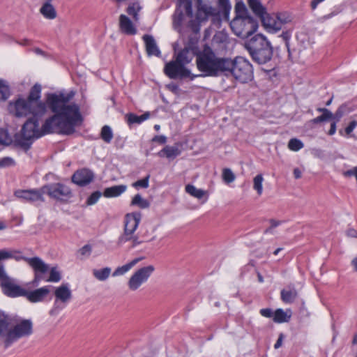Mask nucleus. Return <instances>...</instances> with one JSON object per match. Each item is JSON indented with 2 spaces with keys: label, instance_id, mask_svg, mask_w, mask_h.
<instances>
[{
  "label": "nucleus",
  "instance_id": "nucleus-1",
  "mask_svg": "<svg viewBox=\"0 0 357 357\" xmlns=\"http://www.w3.org/2000/svg\"><path fill=\"white\" fill-rule=\"evenodd\" d=\"M73 91H61L46 95V102L54 114L47 118L41 128L38 119L30 118L23 125L21 134L16 137L17 144L24 149H29L34 139L49 133L71 135L82 126L84 117L79 106L71 100Z\"/></svg>",
  "mask_w": 357,
  "mask_h": 357
},
{
  "label": "nucleus",
  "instance_id": "nucleus-2",
  "mask_svg": "<svg viewBox=\"0 0 357 357\" xmlns=\"http://www.w3.org/2000/svg\"><path fill=\"white\" fill-rule=\"evenodd\" d=\"M32 332L31 320H20L0 312V340L5 348L10 347L21 337L30 335Z\"/></svg>",
  "mask_w": 357,
  "mask_h": 357
},
{
  "label": "nucleus",
  "instance_id": "nucleus-3",
  "mask_svg": "<svg viewBox=\"0 0 357 357\" xmlns=\"http://www.w3.org/2000/svg\"><path fill=\"white\" fill-rule=\"evenodd\" d=\"M197 68L202 77H217L224 75L225 67L228 65L227 58L218 56L208 45L196 54Z\"/></svg>",
  "mask_w": 357,
  "mask_h": 357
},
{
  "label": "nucleus",
  "instance_id": "nucleus-4",
  "mask_svg": "<svg viewBox=\"0 0 357 357\" xmlns=\"http://www.w3.org/2000/svg\"><path fill=\"white\" fill-rule=\"evenodd\" d=\"M245 47L252 60L258 64H265L273 57V47L262 34H256L248 40L245 43Z\"/></svg>",
  "mask_w": 357,
  "mask_h": 357
},
{
  "label": "nucleus",
  "instance_id": "nucleus-5",
  "mask_svg": "<svg viewBox=\"0 0 357 357\" xmlns=\"http://www.w3.org/2000/svg\"><path fill=\"white\" fill-rule=\"evenodd\" d=\"M228 65L226 66L224 75L232 76L241 83H248L254 77L253 68L250 61L243 57L237 56L234 59L227 58Z\"/></svg>",
  "mask_w": 357,
  "mask_h": 357
},
{
  "label": "nucleus",
  "instance_id": "nucleus-6",
  "mask_svg": "<svg viewBox=\"0 0 357 357\" xmlns=\"http://www.w3.org/2000/svg\"><path fill=\"white\" fill-rule=\"evenodd\" d=\"M47 102L40 103L36 105L34 102H31L26 98H19L13 102H10L8 109L17 117H27L39 119L47 112Z\"/></svg>",
  "mask_w": 357,
  "mask_h": 357
},
{
  "label": "nucleus",
  "instance_id": "nucleus-7",
  "mask_svg": "<svg viewBox=\"0 0 357 357\" xmlns=\"http://www.w3.org/2000/svg\"><path fill=\"white\" fill-rule=\"evenodd\" d=\"M14 259L16 261L24 260L26 261L35 271V280L36 282L40 280L42 278L39 275L40 272H45L47 270V266L45 261L38 257H26L22 256L20 252L13 249H2L0 250V261ZM0 269L5 271L3 266L0 265Z\"/></svg>",
  "mask_w": 357,
  "mask_h": 357
},
{
  "label": "nucleus",
  "instance_id": "nucleus-8",
  "mask_svg": "<svg viewBox=\"0 0 357 357\" xmlns=\"http://www.w3.org/2000/svg\"><path fill=\"white\" fill-rule=\"evenodd\" d=\"M234 33L238 37L247 38L255 33L258 29V21L252 17L236 15L230 22Z\"/></svg>",
  "mask_w": 357,
  "mask_h": 357
},
{
  "label": "nucleus",
  "instance_id": "nucleus-9",
  "mask_svg": "<svg viewBox=\"0 0 357 357\" xmlns=\"http://www.w3.org/2000/svg\"><path fill=\"white\" fill-rule=\"evenodd\" d=\"M55 300L52 309L50 310L51 316H56L59 313L66 307L68 302L72 298V291L70 285L67 283L62 284L59 287L55 288L54 290Z\"/></svg>",
  "mask_w": 357,
  "mask_h": 357
},
{
  "label": "nucleus",
  "instance_id": "nucleus-10",
  "mask_svg": "<svg viewBox=\"0 0 357 357\" xmlns=\"http://www.w3.org/2000/svg\"><path fill=\"white\" fill-rule=\"evenodd\" d=\"M43 191L50 198L63 202H68L73 196L70 188L62 183H54L43 185Z\"/></svg>",
  "mask_w": 357,
  "mask_h": 357
},
{
  "label": "nucleus",
  "instance_id": "nucleus-11",
  "mask_svg": "<svg viewBox=\"0 0 357 357\" xmlns=\"http://www.w3.org/2000/svg\"><path fill=\"white\" fill-rule=\"evenodd\" d=\"M155 271V267L153 265H149L142 267L135 271L130 276L128 281V287L132 291H137L145 282Z\"/></svg>",
  "mask_w": 357,
  "mask_h": 357
},
{
  "label": "nucleus",
  "instance_id": "nucleus-12",
  "mask_svg": "<svg viewBox=\"0 0 357 357\" xmlns=\"http://www.w3.org/2000/svg\"><path fill=\"white\" fill-rule=\"evenodd\" d=\"M0 282L3 292L9 297L24 296L26 293V289L21 287L15 280L8 276L5 271L1 269Z\"/></svg>",
  "mask_w": 357,
  "mask_h": 357
},
{
  "label": "nucleus",
  "instance_id": "nucleus-13",
  "mask_svg": "<svg viewBox=\"0 0 357 357\" xmlns=\"http://www.w3.org/2000/svg\"><path fill=\"white\" fill-rule=\"evenodd\" d=\"M164 73L170 79L190 77V70L185 67L183 66L176 60L171 61L167 63L164 68Z\"/></svg>",
  "mask_w": 357,
  "mask_h": 357
},
{
  "label": "nucleus",
  "instance_id": "nucleus-14",
  "mask_svg": "<svg viewBox=\"0 0 357 357\" xmlns=\"http://www.w3.org/2000/svg\"><path fill=\"white\" fill-rule=\"evenodd\" d=\"M45 194L43 186L40 189L19 190L15 192V195L17 198L31 203L44 202L43 195Z\"/></svg>",
  "mask_w": 357,
  "mask_h": 357
},
{
  "label": "nucleus",
  "instance_id": "nucleus-15",
  "mask_svg": "<svg viewBox=\"0 0 357 357\" xmlns=\"http://www.w3.org/2000/svg\"><path fill=\"white\" fill-rule=\"evenodd\" d=\"M50 292V286H45L33 291H26L24 296L31 303L42 302Z\"/></svg>",
  "mask_w": 357,
  "mask_h": 357
},
{
  "label": "nucleus",
  "instance_id": "nucleus-16",
  "mask_svg": "<svg viewBox=\"0 0 357 357\" xmlns=\"http://www.w3.org/2000/svg\"><path fill=\"white\" fill-rule=\"evenodd\" d=\"M141 218V213L137 212L126 214L124 220V230L134 234L140 222Z\"/></svg>",
  "mask_w": 357,
  "mask_h": 357
},
{
  "label": "nucleus",
  "instance_id": "nucleus-17",
  "mask_svg": "<svg viewBox=\"0 0 357 357\" xmlns=\"http://www.w3.org/2000/svg\"><path fill=\"white\" fill-rule=\"evenodd\" d=\"M259 19L265 28V29L270 33H276L280 31L279 24H278V20L276 15H270L266 12L263 16H261Z\"/></svg>",
  "mask_w": 357,
  "mask_h": 357
},
{
  "label": "nucleus",
  "instance_id": "nucleus-18",
  "mask_svg": "<svg viewBox=\"0 0 357 357\" xmlns=\"http://www.w3.org/2000/svg\"><path fill=\"white\" fill-rule=\"evenodd\" d=\"M197 3V19L202 21L208 18V16L216 15L217 10L210 5L204 3L202 0H196Z\"/></svg>",
  "mask_w": 357,
  "mask_h": 357
},
{
  "label": "nucleus",
  "instance_id": "nucleus-19",
  "mask_svg": "<svg viewBox=\"0 0 357 357\" xmlns=\"http://www.w3.org/2000/svg\"><path fill=\"white\" fill-rule=\"evenodd\" d=\"M45 264L47 266V270L45 272H40L39 275L42 278L40 280H39L38 281L36 282L35 278H33V282H32V284L33 286H38L39 282L42 280H44L45 282H58L61 280V273L57 270V268L56 267H53L50 269V276L48 278H46L45 276V274L49 271L50 267H49V265L47 264L45 262Z\"/></svg>",
  "mask_w": 357,
  "mask_h": 357
},
{
  "label": "nucleus",
  "instance_id": "nucleus-20",
  "mask_svg": "<svg viewBox=\"0 0 357 357\" xmlns=\"http://www.w3.org/2000/svg\"><path fill=\"white\" fill-rule=\"evenodd\" d=\"M143 40L145 43L147 54L151 56H160V51L156 44L154 38L151 35H144Z\"/></svg>",
  "mask_w": 357,
  "mask_h": 357
},
{
  "label": "nucleus",
  "instance_id": "nucleus-21",
  "mask_svg": "<svg viewBox=\"0 0 357 357\" xmlns=\"http://www.w3.org/2000/svg\"><path fill=\"white\" fill-rule=\"evenodd\" d=\"M72 181L79 186H84L89 183V170L81 169L74 173Z\"/></svg>",
  "mask_w": 357,
  "mask_h": 357
},
{
  "label": "nucleus",
  "instance_id": "nucleus-22",
  "mask_svg": "<svg viewBox=\"0 0 357 357\" xmlns=\"http://www.w3.org/2000/svg\"><path fill=\"white\" fill-rule=\"evenodd\" d=\"M119 25L121 30L128 35H135L137 29L131 20L125 15H121L119 17Z\"/></svg>",
  "mask_w": 357,
  "mask_h": 357
},
{
  "label": "nucleus",
  "instance_id": "nucleus-23",
  "mask_svg": "<svg viewBox=\"0 0 357 357\" xmlns=\"http://www.w3.org/2000/svg\"><path fill=\"white\" fill-rule=\"evenodd\" d=\"M144 259V257H138L135 258L128 263L117 267L114 271L112 273L113 277H116L119 275H123L125 273H126L128 271H129L132 267H134L137 263H139L140 261H142Z\"/></svg>",
  "mask_w": 357,
  "mask_h": 357
},
{
  "label": "nucleus",
  "instance_id": "nucleus-24",
  "mask_svg": "<svg viewBox=\"0 0 357 357\" xmlns=\"http://www.w3.org/2000/svg\"><path fill=\"white\" fill-rule=\"evenodd\" d=\"M298 296V292L294 287L289 286L281 291V299L285 303H292Z\"/></svg>",
  "mask_w": 357,
  "mask_h": 357
},
{
  "label": "nucleus",
  "instance_id": "nucleus-25",
  "mask_svg": "<svg viewBox=\"0 0 357 357\" xmlns=\"http://www.w3.org/2000/svg\"><path fill=\"white\" fill-rule=\"evenodd\" d=\"M181 154V151L177 146H165L158 153L160 158L165 157L168 159H174Z\"/></svg>",
  "mask_w": 357,
  "mask_h": 357
},
{
  "label": "nucleus",
  "instance_id": "nucleus-26",
  "mask_svg": "<svg viewBox=\"0 0 357 357\" xmlns=\"http://www.w3.org/2000/svg\"><path fill=\"white\" fill-rule=\"evenodd\" d=\"M127 189L126 185H113L105 189L103 195L105 197H116L123 193Z\"/></svg>",
  "mask_w": 357,
  "mask_h": 357
},
{
  "label": "nucleus",
  "instance_id": "nucleus-27",
  "mask_svg": "<svg viewBox=\"0 0 357 357\" xmlns=\"http://www.w3.org/2000/svg\"><path fill=\"white\" fill-rule=\"evenodd\" d=\"M40 14L47 20H54L56 17L57 13L55 8L52 3H44L40 8Z\"/></svg>",
  "mask_w": 357,
  "mask_h": 357
},
{
  "label": "nucleus",
  "instance_id": "nucleus-28",
  "mask_svg": "<svg viewBox=\"0 0 357 357\" xmlns=\"http://www.w3.org/2000/svg\"><path fill=\"white\" fill-rule=\"evenodd\" d=\"M40 97H41V86L38 84H36L31 89V91H30L26 99H28L31 102H34V104L38 105L40 103H44L43 102L40 100Z\"/></svg>",
  "mask_w": 357,
  "mask_h": 357
},
{
  "label": "nucleus",
  "instance_id": "nucleus-29",
  "mask_svg": "<svg viewBox=\"0 0 357 357\" xmlns=\"http://www.w3.org/2000/svg\"><path fill=\"white\" fill-rule=\"evenodd\" d=\"M248 4L259 18L266 12V8L261 4L259 0H248Z\"/></svg>",
  "mask_w": 357,
  "mask_h": 357
},
{
  "label": "nucleus",
  "instance_id": "nucleus-30",
  "mask_svg": "<svg viewBox=\"0 0 357 357\" xmlns=\"http://www.w3.org/2000/svg\"><path fill=\"white\" fill-rule=\"evenodd\" d=\"M192 59V54L190 52L189 50L185 48L178 53L175 60L185 67Z\"/></svg>",
  "mask_w": 357,
  "mask_h": 357
},
{
  "label": "nucleus",
  "instance_id": "nucleus-31",
  "mask_svg": "<svg viewBox=\"0 0 357 357\" xmlns=\"http://www.w3.org/2000/svg\"><path fill=\"white\" fill-rule=\"evenodd\" d=\"M290 312V311H289ZM291 318V313L284 312L282 309H277L274 312V316L273 320L275 323H284L288 322Z\"/></svg>",
  "mask_w": 357,
  "mask_h": 357
},
{
  "label": "nucleus",
  "instance_id": "nucleus-32",
  "mask_svg": "<svg viewBox=\"0 0 357 357\" xmlns=\"http://www.w3.org/2000/svg\"><path fill=\"white\" fill-rule=\"evenodd\" d=\"M185 190L188 194L199 199H202L207 194V192L206 190H204L202 189H198L192 184L186 185L185 187Z\"/></svg>",
  "mask_w": 357,
  "mask_h": 357
},
{
  "label": "nucleus",
  "instance_id": "nucleus-33",
  "mask_svg": "<svg viewBox=\"0 0 357 357\" xmlns=\"http://www.w3.org/2000/svg\"><path fill=\"white\" fill-rule=\"evenodd\" d=\"M131 206H137L142 209L147 208L150 206L149 202L144 199L141 195L137 194L132 199L130 202Z\"/></svg>",
  "mask_w": 357,
  "mask_h": 357
},
{
  "label": "nucleus",
  "instance_id": "nucleus-34",
  "mask_svg": "<svg viewBox=\"0 0 357 357\" xmlns=\"http://www.w3.org/2000/svg\"><path fill=\"white\" fill-rule=\"evenodd\" d=\"M111 271L112 269L109 267H105L101 269H93V274L97 280L100 281H105L109 278L111 274Z\"/></svg>",
  "mask_w": 357,
  "mask_h": 357
},
{
  "label": "nucleus",
  "instance_id": "nucleus-35",
  "mask_svg": "<svg viewBox=\"0 0 357 357\" xmlns=\"http://www.w3.org/2000/svg\"><path fill=\"white\" fill-rule=\"evenodd\" d=\"M100 138L107 144H109L113 139L114 135L110 126L105 125L101 128Z\"/></svg>",
  "mask_w": 357,
  "mask_h": 357
},
{
  "label": "nucleus",
  "instance_id": "nucleus-36",
  "mask_svg": "<svg viewBox=\"0 0 357 357\" xmlns=\"http://www.w3.org/2000/svg\"><path fill=\"white\" fill-rule=\"evenodd\" d=\"M278 20V24H279L280 30L284 24L289 23L292 20V16L287 12L278 13L275 14Z\"/></svg>",
  "mask_w": 357,
  "mask_h": 357
},
{
  "label": "nucleus",
  "instance_id": "nucleus-37",
  "mask_svg": "<svg viewBox=\"0 0 357 357\" xmlns=\"http://www.w3.org/2000/svg\"><path fill=\"white\" fill-rule=\"evenodd\" d=\"M141 10V7L138 3H133L128 6L127 13L132 16L135 21H138V13Z\"/></svg>",
  "mask_w": 357,
  "mask_h": 357
},
{
  "label": "nucleus",
  "instance_id": "nucleus-38",
  "mask_svg": "<svg viewBox=\"0 0 357 357\" xmlns=\"http://www.w3.org/2000/svg\"><path fill=\"white\" fill-rule=\"evenodd\" d=\"M264 181V178L262 174H257L253 178V188L257 192L259 195H261L263 192V186L262 183Z\"/></svg>",
  "mask_w": 357,
  "mask_h": 357
},
{
  "label": "nucleus",
  "instance_id": "nucleus-39",
  "mask_svg": "<svg viewBox=\"0 0 357 357\" xmlns=\"http://www.w3.org/2000/svg\"><path fill=\"white\" fill-rule=\"evenodd\" d=\"M222 178L223 181L228 184L235 180L236 176L229 168H224L222 169Z\"/></svg>",
  "mask_w": 357,
  "mask_h": 357
},
{
  "label": "nucleus",
  "instance_id": "nucleus-40",
  "mask_svg": "<svg viewBox=\"0 0 357 357\" xmlns=\"http://www.w3.org/2000/svg\"><path fill=\"white\" fill-rule=\"evenodd\" d=\"M179 7L182 8L185 12L186 15L192 17V8L191 0H179Z\"/></svg>",
  "mask_w": 357,
  "mask_h": 357
},
{
  "label": "nucleus",
  "instance_id": "nucleus-41",
  "mask_svg": "<svg viewBox=\"0 0 357 357\" xmlns=\"http://www.w3.org/2000/svg\"><path fill=\"white\" fill-rule=\"evenodd\" d=\"M10 96L9 86L0 79V100H6Z\"/></svg>",
  "mask_w": 357,
  "mask_h": 357
},
{
  "label": "nucleus",
  "instance_id": "nucleus-42",
  "mask_svg": "<svg viewBox=\"0 0 357 357\" xmlns=\"http://www.w3.org/2000/svg\"><path fill=\"white\" fill-rule=\"evenodd\" d=\"M304 146L303 143L296 138L291 139L288 143V148L294 151H298Z\"/></svg>",
  "mask_w": 357,
  "mask_h": 357
},
{
  "label": "nucleus",
  "instance_id": "nucleus-43",
  "mask_svg": "<svg viewBox=\"0 0 357 357\" xmlns=\"http://www.w3.org/2000/svg\"><path fill=\"white\" fill-rule=\"evenodd\" d=\"M236 15L242 17L250 16L248 9L243 3H237L235 6Z\"/></svg>",
  "mask_w": 357,
  "mask_h": 357
},
{
  "label": "nucleus",
  "instance_id": "nucleus-44",
  "mask_svg": "<svg viewBox=\"0 0 357 357\" xmlns=\"http://www.w3.org/2000/svg\"><path fill=\"white\" fill-rule=\"evenodd\" d=\"M15 165V160L11 157H3L0 159V168H6Z\"/></svg>",
  "mask_w": 357,
  "mask_h": 357
},
{
  "label": "nucleus",
  "instance_id": "nucleus-45",
  "mask_svg": "<svg viewBox=\"0 0 357 357\" xmlns=\"http://www.w3.org/2000/svg\"><path fill=\"white\" fill-rule=\"evenodd\" d=\"M133 234L131 232L126 231L124 230L123 234L119 238L118 244L122 245L128 241H130L133 238Z\"/></svg>",
  "mask_w": 357,
  "mask_h": 357
},
{
  "label": "nucleus",
  "instance_id": "nucleus-46",
  "mask_svg": "<svg viewBox=\"0 0 357 357\" xmlns=\"http://www.w3.org/2000/svg\"><path fill=\"white\" fill-rule=\"evenodd\" d=\"M127 121L129 124L137 123L139 124L142 123V120L141 119V116H137L135 114L130 113L127 114Z\"/></svg>",
  "mask_w": 357,
  "mask_h": 357
},
{
  "label": "nucleus",
  "instance_id": "nucleus-47",
  "mask_svg": "<svg viewBox=\"0 0 357 357\" xmlns=\"http://www.w3.org/2000/svg\"><path fill=\"white\" fill-rule=\"evenodd\" d=\"M10 142V139L8 136V132L0 128V144H8Z\"/></svg>",
  "mask_w": 357,
  "mask_h": 357
},
{
  "label": "nucleus",
  "instance_id": "nucleus-48",
  "mask_svg": "<svg viewBox=\"0 0 357 357\" xmlns=\"http://www.w3.org/2000/svg\"><path fill=\"white\" fill-rule=\"evenodd\" d=\"M149 178V176H148L143 179L137 181L136 182L132 183V186L135 188H148Z\"/></svg>",
  "mask_w": 357,
  "mask_h": 357
},
{
  "label": "nucleus",
  "instance_id": "nucleus-49",
  "mask_svg": "<svg viewBox=\"0 0 357 357\" xmlns=\"http://www.w3.org/2000/svg\"><path fill=\"white\" fill-rule=\"evenodd\" d=\"M270 222V224H271V226L270 227L267 228L265 231H264V233L265 234H267V233H271L272 232V229L278 226H279L281 223L280 221H278V220H274V219H271L269 220Z\"/></svg>",
  "mask_w": 357,
  "mask_h": 357
},
{
  "label": "nucleus",
  "instance_id": "nucleus-50",
  "mask_svg": "<svg viewBox=\"0 0 357 357\" xmlns=\"http://www.w3.org/2000/svg\"><path fill=\"white\" fill-rule=\"evenodd\" d=\"M342 174L344 177H351L354 176L357 181V167L344 172Z\"/></svg>",
  "mask_w": 357,
  "mask_h": 357
},
{
  "label": "nucleus",
  "instance_id": "nucleus-51",
  "mask_svg": "<svg viewBox=\"0 0 357 357\" xmlns=\"http://www.w3.org/2000/svg\"><path fill=\"white\" fill-rule=\"evenodd\" d=\"M219 6L224 11L227 12L231 8L229 0H218Z\"/></svg>",
  "mask_w": 357,
  "mask_h": 357
},
{
  "label": "nucleus",
  "instance_id": "nucleus-52",
  "mask_svg": "<svg viewBox=\"0 0 357 357\" xmlns=\"http://www.w3.org/2000/svg\"><path fill=\"white\" fill-rule=\"evenodd\" d=\"M260 314L261 316L271 318L274 316V312L270 308H263L260 310Z\"/></svg>",
  "mask_w": 357,
  "mask_h": 357
},
{
  "label": "nucleus",
  "instance_id": "nucleus-53",
  "mask_svg": "<svg viewBox=\"0 0 357 357\" xmlns=\"http://www.w3.org/2000/svg\"><path fill=\"white\" fill-rule=\"evenodd\" d=\"M357 126V121H352L349 123L348 126L345 128V132L347 135H349L351 134V132L354 131L355 128Z\"/></svg>",
  "mask_w": 357,
  "mask_h": 357
},
{
  "label": "nucleus",
  "instance_id": "nucleus-54",
  "mask_svg": "<svg viewBox=\"0 0 357 357\" xmlns=\"http://www.w3.org/2000/svg\"><path fill=\"white\" fill-rule=\"evenodd\" d=\"M102 195V194L100 191H96L91 194V205L96 203Z\"/></svg>",
  "mask_w": 357,
  "mask_h": 357
},
{
  "label": "nucleus",
  "instance_id": "nucleus-55",
  "mask_svg": "<svg viewBox=\"0 0 357 357\" xmlns=\"http://www.w3.org/2000/svg\"><path fill=\"white\" fill-rule=\"evenodd\" d=\"M323 121H328L329 119H332L333 118V114L329 110L326 109L324 113L321 115Z\"/></svg>",
  "mask_w": 357,
  "mask_h": 357
},
{
  "label": "nucleus",
  "instance_id": "nucleus-56",
  "mask_svg": "<svg viewBox=\"0 0 357 357\" xmlns=\"http://www.w3.org/2000/svg\"><path fill=\"white\" fill-rule=\"evenodd\" d=\"M153 142H158L160 144H165L167 142V137L164 135H155L153 139Z\"/></svg>",
  "mask_w": 357,
  "mask_h": 357
},
{
  "label": "nucleus",
  "instance_id": "nucleus-57",
  "mask_svg": "<svg viewBox=\"0 0 357 357\" xmlns=\"http://www.w3.org/2000/svg\"><path fill=\"white\" fill-rule=\"evenodd\" d=\"M130 241H131V248H135V246H137V245H139L144 241L139 240V237L133 234V238L131 239Z\"/></svg>",
  "mask_w": 357,
  "mask_h": 357
},
{
  "label": "nucleus",
  "instance_id": "nucleus-58",
  "mask_svg": "<svg viewBox=\"0 0 357 357\" xmlns=\"http://www.w3.org/2000/svg\"><path fill=\"white\" fill-rule=\"evenodd\" d=\"M89 252V246L88 245H84L81 249L78 250V255L79 257H82L84 256L86 254H87Z\"/></svg>",
  "mask_w": 357,
  "mask_h": 357
},
{
  "label": "nucleus",
  "instance_id": "nucleus-59",
  "mask_svg": "<svg viewBox=\"0 0 357 357\" xmlns=\"http://www.w3.org/2000/svg\"><path fill=\"white\" fill-rule=\"evenodd\" d=\"M281 37L283 38V40L285 41L286 47H287L288 52H289V40L290 38V34L288 32H283L281 34Z\"/></svg>",
  "mask_w": 357,
  "mask_h": 357
},
{
  "label": "nucleus",
  "instance_id": "nucleus-60",
  "mask_svg": "<svg viewBox=\"0 0 357 357\" xmlns=\"http://www.w3.org/2000/svg\"><path fill=\"white\" fill-rule=\"evenodd\" d=\"M284 337V336L283 333H280L279 335L278 339L277 342H275V344L274 345V348L275 349H279L282 346Z\"/></svg>",
  "mask_w": 357,
  "mask_h": 357
},
{
  "label": "nucleus",
  "instance_id": "nucleus-61",
  "mask_svg": "<svg viewBox=\"0 0 357 357\" xmlns=\"http://www.w3.org/2000/svg\"><path fill=\"white\" fill-rule=\"evenodd\" d=\"M347 236L349 237H351V238H357V230H356L355 229H349L347 231Z\"/></svg>",
  "mask_w": 357,
  "mask_h": 357
},
{
  "label": "nucleus",
  "instance_id": "nucleus-62",
  "mask_svg": "<svg viewBox=\"0 0 357 357\" xmlns=\"http://www.w3.org/2000/svg\"><path fill=\"white\" fill-rule=\"evenodd\" d=\"M335 132H336V121H333L331 124V128H330V130H328V134L329 135H333L335 133Z\"/></svg>",
  "mask_w": 357,
  "mask_h": 357
},
{
  "label": "nucleus",
  "instance_id": "nucleus-63",
  "mask_svg": "<svg viewBox=\"0 0 357 357\" xmlns=\"http://www.w3.org/2000/svg\"><path fill=\"white\" fill-rule=\"evenodd\" d=\"M342 116V110L339 108L335 113V114H333V119H336V122L340 120V119Z\"/></svg>",
  "mask_w": 357,
  "mask_h": 357
},
{
  "label": "nucleus",
  "instance_id": "nucleus-64",
  "mask_svg": "<svg viewBox=\"0 0 357 357\" xmlns=\"http://www.w3.org/2000/svg\"><path fill=\"white\" fill-rule=\"evenodd\" d=\"M301 171L298 169V168H295L294 169V177L295 178L298 179V178H300L301 177Z\"/></svg>",
  "mask_w": 357,
  "mask_h": 357
}]
</instances>
